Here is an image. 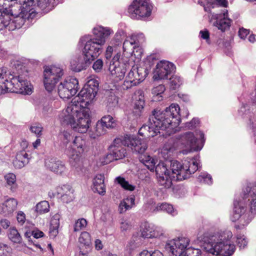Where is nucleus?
Returning a JSON list of instances; mask_svg holds the SVG:
<instances>
[{
    "label": "nucleus",
    "instance_id": "1",
    "mask_svg": "<svg viewBox=\"0 0 256 256\" xmlns=\"http://www.w3.org/2000/svg\"><path fill=\"white\" fill-rule=\"evenodd\" d=\"M124 146H126L132 150L140 154V160L150 171H154L155 169L158 183L166 188L170 187L173 180H182L189 178L198 169V162L194 160H186L182 164L177 160L172 161L170 164L171 174L163 162H160L156 166L157 160L149 155L143 154L148 148L145 140L130 135L114 139L110 148V153L106 155L104 162L108 164L114 160L124 158L126 152Z\"/></svg>",
    "mask_w": 256,
    "mask_h": 256
},
{
    "label": "nucleus",
    "instance_id": "2",
    "mask_svg": "<svg viewBox=\"0 0 256 256\" xmlns=\"http://www.w3.org/2000/svg\"><path fill=\"white\" fill-rule=\"evenodd\" d=\"M0 89L1 93L12 92L30 94L32 92V86L29 82L20 75H14L4 66L0 68Z\"/></svg>",
    "mask_w": 256,
    "mask_h": 256
},
{
    "label": "nucleus",
    "instance_id": "3",
    "mask_svg": "<svg viewBox=\"0 0 256 256\" xmlns=\"http://www.w3.org/2000/svg\"><path fill=\"white\" fill-rule=\"evenodd\" d=\"M114 33L110 28L98 26L93 29L95 38L88 40L83 50L85 62L90 63L98 57L102 51L106 39Z\"/></svg>",
    "mask_w": 256,
    "mask_h": 256
},
{
    "label": "nucleus",
    "instance_id": "4",
    "mask_svg": "<svg viewBox=\"0 0 256 256\" xmlns=\"http://www.w3.org/2000/svg\"><path fill=\"white\" fill-rule=\"evenodd\" d=\"M230 232L212 236L204 248L206 252L214 256H230L235 251V246L231 244Z\"/></svg>",
    "mask_w": 256,
    "mask_h": 256
},
{
    "label": "nucleus",
    "instance_id": "5",
    "mask_svg": "<svg viewBox=\"0 0 256 256\" xmlns=\"http://www.w3.org/2000/svg\"><path fill=\"white\" fill-rule=\"evenodd\" d=\"M250 211H246L245 208L242 206V202L236 200L234 202V210L231 216L232 222H237L235 227L236 228H242L247 226L254 216L256 214V190L250 193Z\"/></svg>",
    "mask_w": 256,
    "mask_h": 256
},
{
    "label": "nucleus",
    "instance_id": "6",
    "mask_svg": "<svg viewBox=\"0 0 256 256\" xmlns=\"http://www.w3.org/2000/svg\"><path fill=\"white\" fill-rule=\"evenodd\" d=\"M180 108L178 104H172L164 111L154 110L153 112L157 118L166 127L168 132H171L180 123Z\"/></svg>",
    "mask_w": 256,
    "mask_h": 256
},
{
    "label": "nucleus",
    "instance_id": "7",
    "mask_svg": "<svg viewBox=\"0 0 256 256\" xmlns=\"http://www.w3.org/2000/svg\"><path fill=\"white\" fill-rule=\"evenodd\" d=\"M153 4L150 0H133L128 6V16L133 20H145L152 14Z\"/></svg>",
    "mask_w": 256,
    "mask_h": 256
},
{
    "label": "nucleus",
    "instance_id": "8",
    "mask_svg": "<svg viewBox=\"0 0 256 256\" xmlns=\"http://www.w3.org/2000/svg\"><path fill=\"white\" fill-rule=\"evenodd\" d=\"M190 242L188 238L184 236L179 237L170 241L168 244L170 256H200L201 250L200 249H186Z\"/></svg>",
    "mask_w": 256,
    "mask_h": 256
},
{
    "label": "nucleus",
    "instance_id": "9",
    "mask_svg": "<svg viewBox=\"0 0 256 256\" xmlns=\"http://www.w3.org/2000/svg\"><path fill=\"white\" fill-rule=\"evenodd\" d=\"M196 137L192 132H188L184 134L181 137L180 142L182 148H184V154H187L192 150H198L202 148V146L199 145V142L202 144L204 142V134L201 131L196 132Z\"/></svg>",
    "mask_w": 256,
    "mask_h": 256
},
{
    "label": "nucleus",
    "instance_id": "10",
    "mask_svg": "<svg viewBox=\"0 0 256 256\" xmlns=\"http://www.w3.org/2000/svg\"><path fill=\"white\" fill-rule=\"evenodd\" d=\"M90 110L88 108H82L81 111L77 114V116L71 126L72 128L76 132L85 134L88 132L92 120Z\"/></svg>",
    "mask_w": 256,
    "mask_h": 256
},
{
    "label": "nucleus",
    "instance_id": "11",
    "mask_svg": "<svg viewBox=\"0 0 256 256\" xmlns=\"http://www.w3.org/2000/svg\"><path fill=\"white\" fill-rule=\"evenodd\" d=\"M160 130H165L166 127L162 125L153 112L149 118L148 124L143 125L140 128L138 134L144 137H154L158 133H160Z\"/></svg>",
    "mask_w": 256,
    "mask_h": 256
},
{
    "label": "nucleus",
    "instance_id": "12",
    "mask_svg": "<svg viewBox=\"0 0 256 256\" xmlns=\"http://www.w3.org/2000/svg\"><path fill=\"white\" fill-rule=\"evenodd\" d=\"M63 74L60 68L55 66H46L44 72V83L46 89L49 92L52 91L58 78Z\"/></svg>",
    "mask_w": 256,
    "mask_h": 256
},
{
    "label": "nucleus",
    "instance_id": "13",
    "mask_svg": "<svg viewBox=\"0 0 256 256\" xmlns=\"http://www.w3.org/2000/svg\"><path fill=\"white\" fill-rule=\"evenodd\" d=\"M78 80L74 78H67L58 86V93L60 98L68 99L74 96L78 91Z\"/></svg>",
    "mask_w": 256,
    "mask_h": 256
},
{
    "label": "nucleus",
    "instance_id": "14",
    "mask_svg": "<svg viewBox=\"0 0 256 256\" xmlns=\"http://www.w3.org/2000/svg\"><path fill=\"white\" fill-rule=\"evenodd\" d=\"M80 106V105L73 104L72 101L68 103L66 108L61 112L58 116L62 124L70 125L71 126L77 116V114L82 109Z\"/></svg>",
    "mask_w": 256,
    "mask_h": 256
},
{
    "label": "nucleus",
    "instance_id": "15",
    "mask_svg": "<svg viewBox=\"0 0 256 256\" xmlns=\"http://www.w3.org/2000/svg\"><path fill=\"white\" fill-rule=\"evenodd\" d=\"M174 64L168 61L162 60L158 63L154 72V78L155 80L167 79L168 76L174 71Z\"/></svg>",
    "mask_w": 256,
    "mask_h": 256
},
{
    "label": "nucleus",
    "instance_id": "16",
    "mask_svg": "<svg viewBox=\"0 0 256 256\" xmlns=\"http://www.w3.org/2000/svg\"><path fill=\"white\" fill-rule=\"evenodd\" d=\"M141 70L136 67H132L126 76L122 88L128 90L133 86H136L144 80L145 74L140 72Z\"/></svg>",
    "mask_w": 256,
    "mask_h": 256
},
{
    "label": "nucleus",
    "instance_id": "17",
    "mask_svg": "<svg viewBox=\"0 0 256 256\" xmlns=\"http://www.w3.org/2000/svg\"><path fill=\"white\" fill-rule=\"evenodd\" d=\"M96 96V94L92 90L84 86L78 95L74 98L72 101L73 104L81 106V108H87Z\"/></svg>",
    "mask_w": 256,
    "mask_h": 256
},
{
    "label": "nucleus",
    "instance_id": "18",
    "mask_svg": "<svg viewBox=\"0 0 256 256\" xmlns=\"http://www.w3.org/2000/svg\"><path fill=\"white\" fill-rule=\"evenodd\" d=\"M128 65V64L120 61L110 62L108 70L116 81L120 80L124 78Z\"/></svg>",
    "mask_w": 256,
    "mask_h": 256
},
{
    "label": "nucleus",
    "instance_id": "19",
    "mask_svg": "<svg viewBox=\"0 0 256 256\" xmlns=\"http://www.w3.org/2000/svg\"><path fill=\"white\" fill-rule=\"evenodd\" d=\"M46 165L50 170L57 174L64 175L68 172V168L64 163L57 158H52L47 160L46 162Z\"/></svg>",
    "mask_w": 256,
    "mask_h": 256
},
{
    "label": "nucleus",
    "instance_id": "20",
    "mask_svg": "<svg viewBox=\"0 0 256 256\" xmlns=\"http://www.w3.org/2000/svg\"><path fill=\"white\" fill-rule=\"evenodd\" d=\"M211 18L216 20L214 25L222 32H224L230 26L231 20L228 18L227 11L222 14H212Z\"/></svg>",
    "mask_w": 256,
    "mask_h": 256
},
{
    "label": "nucleus",
    "instance_id": "21",
    "mask_svg": "<svg viewBox=\"0 0 256 256\" xmlns=\"http://www.w3.org/2000/svg\"><path fill=\"white\" fill-rule=\"evenodd\" d=\"M58 196L61 198L65 203L72 202L74 198V190L72 186L68 184L63 185L56 188Z\"/></svg>",
    "mask_w": 256,
    "mask_h": 256
},
{
    "label": "nucleus",
    "instance_id": "22",
    "mask_svg": "<svg viewBox=\"0 0 256 256\" xmlns=\"http://www.w3.org/2000/svg\"><path fill=\"white\" fill-rule=\"evenodd\" d=\"M82 152L68 150L70 164L73 170L78 172H82L84 165L82 158Z\"/></svg>",
    "mask_w": 256,
    "mask_h": 256
},
{
    "label": "nucleus",
    "instance_id": "23",
    "mask_svg": "<svg viewBox=\"0 0 256 256\" xmlns=\"http://www.w3.org/2000/svg\"><path fill=\"white\" fill-rule=\"evenodd\" d=\"M18 202L14 198H9L3 202L0 206V212L5 216L12 214L17 208Z\"/></svg>",
    "mask_w": 256,
    "mask_h": 256
},
{
    "label": "nucleus",
    "instance_id": "24",
    "mask_svg": "<svg viewBox=\"0 0 256 256\" xmlns=\"http://www.w3.org/2000/svg\"><path fill=\"white\" fill-rule=\"evenodd\" d=\"M134 113L136 116H140L144 105V96L140 92L134 94Z\"/></svg>",
    "mask_w": 256,
    "mask_h": 256
},
{
    "label": "nucleus",
    "instance_id": "25",
    "mask_svg": "<svg viewBox=\"0 0 256 256\" xmlns=\"http://www.w3.org/2000/svg\"><path fill=\"white\" fill-rule=\"evenodd\" d=\"M104 179V176L101 174H96L93 179L94 190L101 195H104L106 193Z\"/></svg>",
    "mask_w": 256,
    "mask_h": 256
},
{
    "label": "nucleus",
    "instance_id": "26",
    "mask_svg": "<svg viewBox=\"0 0 256 256\" xmlns=\"http://www.w3.org/2000/svg\"><path fill=\"white\" fill-rule=\"evenodd\" d=\"M28 156L23 150L17 153L16 159L14 160L13 164L15 168H20L24 166V165L28 162Z\"/></svg>",
    "mask_w": 256,
    "mask_h": 256
},
{
    "label": "nucleus",
    "instance_id": "27",
    "mask_svg": "<svg viewBox=\"0 0 256 256\" xmlns=\"http://www.w3.org/2000/svg\"><path fill=\"white\" fill-rule=\"evenodd\" d=\"M72 144L71 151L83 153L86 149V142L82 136H76Z\"/></svg>",
    "mask_w": 256,
    "mask_h": 256
},
{
    "label": "nucleus",
    "instance_id": "28",
    "mask_svg": "<svg viewBox=\"0 0 256 256\" xmlns=\"http://www.w3.org/2000/svg\"><path fill=\"white\" fill-rule=\"evenodd\" d=\"M135 198L134 196L124 199L120 202L118 206L119 212L120 214L125 212L126 210L131 209L134 205Z\"/></svg>",
    "mask_w": 256,
    "mask_h": 256
},
{
    "label": "nucleus",
    "instance_id": "29",
    "mask_svg": "<svg viewBox=\"0 0 256 256\" xmlns=\"http://www.w3.org/2000/svg\"><path fill=\"white\" fill-rule=\"evenodd\" d=\"M106 129L103 124H102L100 120H98L96 124V126L93 130H90L88 132V134L90 138L95 139L104 134L106 132Z\"/></svg>",
    "mask_w": 256,
    "mask_h": 256
},
{
    "label": "nucleus",
    "instance_id": "30",
    "mask_svg": "<svg viewBox=\"0 0 256 256\" xmlns=\"http://www.w3.org/2000/svg\"><path fill=\"white\" fill-rule=\"evenodd\" d=\"M152 224L147 222H142L140 226V236L143 238H152Z\"/></svg>",
    "mask_w": 256,
    "mask_h": 256
},
{
    "label": "nucleus",
    "instance_id": "31",
    "mask_svg": "<svg viewBox=\"0 0 256 256\" xmlns=\"http://www.w3.org/2000/svg\"><path fill=\"white\" fill-rule=\"evenodd\" d=\"M100 122L103 124L106 128H112L116 126V122L114 118L110 116L107 115L103 116Z\"/></svg>",
    "mask_w": 256,
    "mask_h": 256
},
{
    "label": "nucleus",
    "instance_id": "32",
    "mask_svg": "<svg viewBox=\"0 0 256 256\" xmlns=\"http://www.w3.org/2000/svg\"><path fill=\"white\" fill-rule=\"evenodd\" d=\"M8 236L10 240L14 243L19 244L22 242V238L16 228H10Z\"/></svg>",
    "mask_w": 256,
    "mask_h": 256
},
{
    "label": "nucleus",
    "instance_id": "33",
    "mask_svg": "<svg viewBox=\"0 0 256 256\" xmlns=\"http://www.w3.org/2000/svg\"><path fill=\"white\" fill-rule=\"evenodd\" d=\"M174 150V148L172 144L168 143L163 146L160 154L164 160H167L170 156Z\"/></svg>",
    "mask_w": 256,
    "mask_h": 256
},
{
    "label": "nucleus",
    "instance_id": "34",
    "mask_svg": "<svg viewBox=\"0 0 256 256\" xmlns=\"http://www.w3.org/2000/svg\"><path fill=\"white\" fill-rule=\"evenodd\" d=\"M78 242L84 244L86 248H90L91 244V238L90 234L86 232H83L81 233Z\"/></svg>",
    "mask_w": 256,
    "mask_h": 256
},
{
    "label": "nucleus",
    "instance_id": "35",
    "mask_svg": "<svg viewBox=\"0 0 256 256\" xmlns=\"http://www.w3.org/2000/svg\"><path fill=\"white\" fill-rule=\"evenodd\" d=\"M116 180L118 184L125 190L129 191H133L135 190L136 186L129 183V182L125 180L124 178L118 176Z\"/></svg>",
    "mask_w": 256,
    "mask_h": 256
},
{
    "label": "nucleus",
    "instance_id": "36",
    "mask_svg": "<svg viewBox=\"0 0 256 256\" xmlns=\"http://www.w3.org/2000/svg\"><path fill=\"white\" fill-rule=\"evenodd\" d=\"M36 210L39 214H43L48 212L50 210L49 203L46 200L38 202L36 206Z\"/></svg>",
    "mask_w": 256,
    "mask_h": 256
},
{
    "label": "nucleus",
    "instance_id": "37",
    "mask_svg": "<svg viewBox=\"0 0 256 256\" xmlns=\"http://www.w3.org/2000/svg\"><path fill=\"white\" fill-rule=\"evenodd\" d=\"M12 12V14L15 16L14 20L12 21V22L14 24L15 27L16 28H20L26 22H28L22 16L20 12L18 14H14V12L13 10H11Z\"/></svg>",
    "mask_w": 256,
    "mask_h": 256
},
{
    "label": "nucleus",
    "instance_id": "38",
    "mask_svg": "<svg viewBox=\"0 0 256 256\" xmlns=\"http://www.w3.org/2000/svg\"><path fill=\"white\" fill-rule=\"evenodd\" d=\"M88 225L87 220L84 218H80L77 220L74 224V231L78 232L80 230H84Z\"/></svg>",
    "mask_w": 256,
    "mask_h": 256
},
{
    "label": "nucleus",
    "instance_id": "39",
    "mask_svg": "<svg viewBox=\"0 0 256 256\" xmlns=\"http://www.w3.org/2000/svg\"><path fill=\"white\" fill-rule=\"evenodd\" d=\"M4 179L7 184L11 186V190L13 192L14 191L16 188V176L15 174L12 173L8 174L4 176Z\"/></svg>",
    "mask_w": 256,
    "mask_h": 256
},
{
    "label": "nucleus",
    "instance_id": "40",
    "mask_svg": "<svg viewBox=\"0 0 256 256\" xmlns=\"http://www.w3.org/2000/svg\"><path fill=\"white\" fill-rule=\"evenodd\" d=\"M98 85L99 83L97 80L94 78H90L88 80L84 87H86L88 89L92 90L96 95Z\"/></svg>",
    "mask_w": 256,
    "mask_h": 256
},
{
    "label": "nucleus",
    "instance_id": "41",
    "mask_svg": "<svg viewBox=\"0 0 256 256\" xmlns=\"http://www.w3.org/2000/svg\"><path fill=\"white\" fill-rule=\"evenodd\" d=\"M136 36H132L130 38H128L123 44V48L124 50H128L130 47L134 48L138 45L136 40Z\"/></svg>",
    "mask_w": 256,
    "mask_h": 256
},
{
    "label": "nucleus",
    "instance_id": "42",
    "mask_svg": "<svg viewBox=\"0 0 256 256\" xmlns=\"http://www.w3.org/2000/svg\"><path fill=\"white\" fill-rule=\"evenodd\" d=\"M158 210H163L167 212L168 213L172 215L175 214V212L173 206L167 203H162L158 204L156 206Z\"/></svg>",
    "mask_w": 256,
    "mask_h": 256
},
{
    "label": "nucleus",
    "instance_id": "43",
    "mask_svg": "<svg viewBox=\"0 0 256 256\" xmlns=\"http://www.w3.org/2000/svg\"><path fill=\"white\" fill-rule=\"evenodd\" d=\"M164 231L160 226H156L152 224V238H158L162 236Z\"/></svg>",
    "mask_w": 256,
    "mask_h": 256
},
{
    "label": "nucleus",
    "instance_id": "44",
    "mask_svg": "<svg viewBox=\"0 0 256 256\" xmlns=\"http://www.w3.org/2000/svg\"><path fill=\"white\" fill-rule=\"evenodd\" d=\"M198 180L200 182H204L208 184H210L212 183L211 176L206 173H202L200 175L198 178Z\"/></svg>",
    "mask_w": 256,
    "mask_h": 256
},
{
    "label": "nucleus",
    "instance_id": "45",
    "mask_svg": "<svg viewBox=\"0 0 256 256\" xmlns=\"http://www.w3.org/2000/svg\"><path fill=\"white\" fill-rule=\"evenodd\" d=\"M30 130L32 133L35 134L38 137L42 135L43 128L40 124H34L30 126Z\"/></svg>",
    "mask_w": 256,
    "mask_h": 256
},
{
    "label": "nucleus",
    "instance_id": "46",
    "mask_svg": "<svg viewBox=\"0 0 256 256\" xmlns=\"http://www.w3.org/2000/svg\"><path fill=\"white\" fill-rule=\"evenodd\" d=\"M120 228L121 232H124L130 230L132 228V225L129 221L122 219L120 222Z\"/></svg>",
    "mask_w": 256,
    "mask_h": 256
},
{
    "label": "nucleus",
    "instance_id": "47",
    "mask_svg": "<svg viewBox=\"0 0 256 256\" xmlns=\"http://www.w3.org/2000/svg\"><path fill=\"white\" fill-rule=\"evenodd\" d=\"M138 256H163V254L158 250L154 252L143 250L138 254Z\"/></svg>",
    "mask_w": 256,
    "mask_h": 256
},
{
    "label": "nucleus",
    "instance_id": "48",
    "mask_svg": "<svg viewBox=\"0 0 256 256\" xmlns=\"http://www.w3.org/2000/svg\"><path fill=\"white\" fill-rule=\"evenodd\" d=\"M236 242L240 248H244L248 244V240L244 236L238 235L237 236Z\"/></svg>",
    "mask_w": 256,
    "mask_h": 256
},
{
    "label": "nucleus",
    "instance_id": "49",
    "mask_svg": "<svg viewBox=\"0 0 256 256\" xmlns=\"http://www.w3.org/2000/svg\"><path fill=\"white\" fill-rule=\"evenodd\" d=\"M200 124V120L197 118H194L190 122L186 123L185 128L192 130L196 128Z\"/></svg>",
    "mask_w": 256,
    "mask_h": 256
},
{
    "label": "nucleus",
    "instance_id": "50",
    "mask_svg": "<svg viewBox=\"0 0 256 256\" xmlns=\"http://www.w3.org/2000/svg\"><path fill=\"white\" fill-rule=\"evenodd\" d=\"M182 84V80L180 77L177 76H173L170 79L171 86L174 89H176L179 87Z\"/></svg>",
    "mask_w": 256,
    "mask_h": 256
},
{
    "label": "nucleus",
    "instance_id": "51",
    "mask_svg": "<svg viewBox=\"0 0 256 256\" xmlns=\"http://www.w3.org/2000/svg\"><path fill=\"white\" fill-rule=\"evenodd\" d=\"M16 217L18 224L20 226H22L26 221V214L22 211H18Z\"/></svg>",
    "mask_w": 256,
    "mask_h": 256
},
{
    "label": "nucleus",
    "instance_id": "52",
    "mask_svg": "<svg viewBox=\"0 0 256 256\" xmlns=\"http://www.w3.org/2000/svg\"><path fill=\"white\" fill-rule=\"evenodd\" d=\"M103 67V62L101 59L97 60L93 64L92 68L96 72H100Z\"/></svg>",
    "mask_w": 256,
    "mask_h": 256
},
{
    "label": "nucleus",
    "instance_id": "53",
    "mask_svg": "<svg viewBox=\"0 0 256 256\" xmlns=\"http://www.w3.org/2000/svg\"><path fill=\"white\" fill-rule=\"evenodd\" d=\"M164 90V86L162 84H160L152 89V92L154 95L158 96L162 94Z\"/></svg>",
    "mask_w": 256,
    "mask_h": 256
},
{
    "label": "nucleus",
    "instance_id": "54",
    "mask_svg": "<svg viewBox=\"0 0 256 256\" xmlns=\"http://www.w3.org/2000/svg\"><path fill=\"white\" fill-rule=\"evenodd\" d=\"M64 143L67 144L72 138V134L68 132H64L62 134Z\"/></svg>",
    "mask_w": 256,
    "mask_h": 256
},
{
    "label": "nucleus",
    "instance_id": "55",
    "mask_svg": "<svg viewBox=\"0 0 256 256\" xmlns=\"http://www.w3.org/2000/svg\"><path fill=\"white\" fill-rule=\"evenodd\" d=\"M9 248L8 245L0 242V256L5 254L6 252H8Z\"/></svg>",
    "mask_w": 256,
    "mask_h": 256
},
{
    "label": "nucleus",
    "instance_id": "56",
    "mask_svg": "<svg viewBox=\"0 0 256 256\" xmlns=\"http://www.w3.org/2000/svg\"><path fill=\"white\" fill-rule=\"evenodd\" d=\"M200 35L201 38L204 40H206V41H208L210 40V34L208 30H200Z\"/></svg>",
    "mask_w": 256,
    "mask_h": 256
},
{
    "label": "nucleus",
    "instance_id": "57",
    "mask_svg": "<svg viewBox=\"0 0 256 256\" xmlns=\"http://www.w3.org/2000/svg\"><path fill=\"white\" fill-rule=\"evenodd\" d=\"M248 30L244 28H240L238 31V35L241 38L244 39L248 34Z\"/></svg>",
    "mask_w": 256,
    "mask_h": 256
},
{
    "label": "nucleus",
    "instance_id": "58",
    "mask_svg": "<svg viewBox=\"0 0 256 256\" xmlns=\"http://www.w3.org/2000/svg\"><path fill=\"white\" fill-rule=\"evenodd\" d=\"M32 236L36 238H42L44 236V233L38 229L32 230Z\"/></svg>",
    "mask_w": 256,
    "mask_h": 256
},
{
    "label": "nucleus",
    "instance_id": "59",
    "mask_svg": "<svg viewBox=\"0 0 256 256\" xmlns=\"http://www.w3.org/2000/svg\"><path fill=\"white\" fill-rule=\"evenodd\" d=\"M50 236L53 237H55L56 234H58V226H51L50 230Z\"/></svg>",
    "mask_w": 256,
    "mask_h": 256
},
{
    "label": "nucleus",
    "instance_id": "60",
    "mask_svg": "<svg viewBox=\"0 0 256 256\" xmlns=\"http://www.w3.org/2000/svg\"><path fill=\"white\" fill-rule=\"evenodd\" d=\"M10 222L6 219H2L0 220V224L4 228L6 229L10 226Z\"/></svg>",
    "mask_w": 256,
    "mask_h": 256
},
{
    "label": "nucleus",
    "instance_id": "61",
    "mask_svg": "<svg viewBox=\"0 0 256 256\" xmlns=\"http://www.w3.org/2000/svg\"><path fill=\"white\" fill-rule=\"evenodd\" d=\"M112 51H113L112 47L110 46H108L106 50V58H111L112 54Z\"/></svg>",
    "mask_w": 256,
    "mask_h": 256
},
{
    "label": "nucleus",
    "instance_id": "62",
    "mask_svg": "<svg viewBox=\"0 0 256 256\" xmlns=\"http://www.w3.org/2000/svg\"><path fill=\"white\" fill-rule=\"evenodd\" d=\"M95 248L96 249L98 250H100L102 248L103 245L102 244L101 240L98 239L95 240Z\"/></svg>",
    "mask_w": 256,
    "mask_h": 256
},
{
    "label": "nucleus",
    "instance_id": "63",
    "mask_svg": "<svg viewBox=\"0 0 256 256\" xmlns=\"http://www.w3.org/2000/svg\"><path fill=\"white\" fill-rule=\"evenodd\" d=\"M74 62H71V66H72V68L75 71H80V70L81 66H79V64H78L76 66H74V64H73Z\"/></svg>",
    "mask_w": 256,
    "mask_h": 256
},
{
    "label": "nucleus",
    "instance_id": "64",
    "mask_svg": "<svg viewBox=\"0 0 256 256\" xmlns=\"http://www.w3.org/2000/svg\"><path fill=\"white\" fill-rule=\"evenodd\" d=\"M40 144V138H37L36 140L32 143V146L34 148H37L38 147Z\"/></svg>",
    "mask_w": 256,
    "mask_h": 256
}]
</instances>
